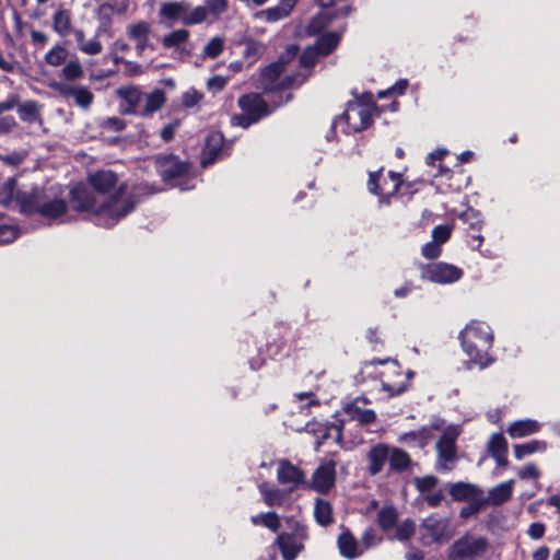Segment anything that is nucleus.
Returning <instances> with one entry per match:
<instances>
[{
  "mask_svg": "<svg viewBox=\"0 0 560 560\" xmlns=\"http://www.w3.org/2000/svg\"><path fill=\"white\" fill-rule=\"evenodd\" d=\"M422 255L428 259H433L440 256L441 254V244L435 241L429 242L422 246Z\"/></svg>",
  "mask_w": 560,
  "mask_h": 560,
  "instance_id": "56",
  "label": "nucleus"
},
{
  "mask_svg": "<svg viewBox=\"0 0 560 560\" xmlns=\"http://www.w3.org/2000/svg\"><path fill=\"white\" fill-rule=\"evenodd\" d=\"M18 200L21 212L38 213L50 222H63L68 211V205L60 197V191H55L52 188L35 189L32 194H20Z\"/></svg>",
  "mask_w": 560,
  "mask_h": 560,
  "instance_id": "3",
  "label": "nucleus"
},
{
  "mask_svg": "<svg viewBox=\"0 0 560 560\" xmlns=\"http://www.w3.org/2000/svg\"><path fill=\"white\" fill-rule=\"evenodd\" d=\"M156 170L164 182H171L185 176L188 172V164L170 154L156 159Z\"/></svg>",
  "mask_w": 560,
  "mask_h": 560,
  "instance_id": "14",
  "label": "nucleus"
},
{
  "mask_svg": "<svg viewBox=\"0 0 560 560\" xmlns=\"http://www.w3.org/2000/svg\"><path fill=\"white\" fill-rule=\"evenodd\" d=\"M306 535L303 528H298L294 534H280L276 540L284 560H294L303 549Z\"/></svg>",
  "mask_w": 560,
  "mask_h": 560,
  "instance_id": "17",
  "label": "nucleus"
},
{
  "mask_svg": "<svg viewBox=\"0 0 560 560\" xmlns=\"http://www.w3.org/2000/svg\"><path fill=\"white\" fill-rule=\"evenodd\" d=\"M49 88L63 97H72L75 104L83 109L89 108L94 100L92 92L86 86L54 81L49 83Z\"/></svg>",
  "mask_w": 560,
  "mask_h": 560,
  "instance_id": "13",
  "label": "nucleus"
},
{
  "mask_svg": "<svg viewBox=\"0 0 560 560\" xmlns=\"http://www.w3.org/2000/svg\"><path fill=\"white\" fill-rule=\"evenodd\" d=\"M127 184L118 185V177L112 171L91 173L86 183L79 184L70 191V199L77 211H84L98 218L101 224L113 226L132 211L136 201Z\"/></svg>",
  "mask_w": 560,
  "mask_h": 560,
  "instance_id": "1",
  "label": "nucleus"
},
{
  "mask_svg": "<svg viewBox=\"0 0 560 560\" xmlns=\"http://www.w3.org/2000/svg\"><path fill=\"white\" fill-rule=\"evenodd\" d=\"M373 109L371 105L361 102H350L341 117L335 125H345V132H360L366 129L372 122Z\"/></svg>",
  "mask_w": 560,
  "mask_h": 560,
  "instance_id": "8",
  "label": "nucleus"
},
{
  "mask_svg": "<svg viewBox=\"0 0 560 560\" xmlns=\"http://www.w3.org/2000/svg\"><path fill=\"white\" fill-rule=\"evenodd\" d=\"M223 136L219 131H212L206 139V144L201 154L202 166L211 165L220 155L223 147Z\"/></svg>",
  "mask_w": 560,
  "mask_h": 560,
  "instance_id": "23",
  "label": "nucleus"
},
{
  "mask_svg": "<svg viewBox=\"0 0 560 560\" xmlns=\"http://www.w3.org/2000/svg\"><path fill=\"white\" fill-rule=\"evenodd\" d=\"M296 2L298 0H280L277 5L266 10L258 11L255 14V18L264 19L269 23L278 22L290 15Z\"/></svg>",
  "mask_w": 560,
  "mask_h": 560,
  "instance_id": "24",
  "label": "nucleus"
},
{
  "mask_svg": "<svg viewBox=\"0 0 560 560\" xmlns=\"http://www.w3.org/2000/svg\"><path fill=\"white\" fill-rule=\"evenodd\" d=\"M299 51V48L294 45L287 49L285 56L281 57L280 61L271 63L262 70L261 80L264 82V89H273V82L283 71V63L293 58Z\"/></svg>",
  "mask_w": 560,
  "mask_h": 560,
  "instance_id": "22",
  "label": "nucleus"
},
{
  "mask_svg": "<svg viewBox=\"0 0 560 560\" xmlns=\"http://www.w3.org/2000/svg\"><path fill=\"white\" fill-rule=\"evenodd\" d=\"M178 127V122L175 121V122H172V124H168L166 125L162 130H161V138L164 140V141H170L173 139L174 137V133L176 131Z\"/></svg>",
  "mask_w": 560,
  "mask_h": 560,
  "instance_id": "64",
  "label": "nucleus"
},
{
  "mask_svg": "<svg viewBox=\"0 0 560 560\" xmlns=\"http://www.w3.org/2000/svg\"><path fill=\"white\" fill-rule=\"evenodd\" d=\"M451 236V228L448 225H438L432 231L433 241L439 244L445 243Z\"/></svg>",
  "mask_w": 560,
  "mask_h": 560,
  "instance_id": "54",
  "label": "nucleus"
},
{
  "mask_svg": "<svg viewBox=\"0 0 560 560\" xmlns=\"http://www.w3.org/2000/svg\"><path fill=\"white\" fill-rule=\"evenodd\" d=\"M366 402L368 400L365 398H355L353 401L345 406L343 409L346 415L361 424L373 423L376 420V413L372 409H364L362 407Z\"/></svg>",
  "mask_w": 560,
  "mask_h": 560,
  "instance_id": "21",
  "label": "nucleus"
},
{
  "mask_svg": "<svg viewBox=\"0 0 560 560\" xmlns=\"http://www.w3.org/2000/svg\"><path fill=\"white\" fill-rule=\"evenodd\" d=\"M338 548L342 557L347 559H354L364 553V548L360 542L349 533L343 532L338 537Z\"/></svg>",
  "mask_w": 560,
  "mask_h": 560,
  "instance_id": "26",
  "label": "nucleus"
},
{
  "mask_svg": "<svg viewBox=\"0 0 560 560\" xmlns=\"http://www.w3.org/2000/svg\"><path fill=\"white\" fill-rule=\"evenodd\" d=\"M460 345L469 362L480 369L494 362L492 347L494 335L486 322L471 320L459 334Z\"/></svg>",
  "mask_w": 560,
  "mask_h": 560,
  "instance_id": "2",
  "label": "nucleus"
},
{
  "mask_svg": "<svg viewBox=\"0 0 560 560\" xmlns=\"http://www.w3.org/2000/svg\"><path fill=\"white\" fill-rule=\"evenodd\" d=\"M487 541L483 538H475L465 536L457 540L451 551L452 560H464L466 558L475 557L486 549Z\"/></svg>",
  "mask_w": 560,
  "mask_h": 560,
  "instance_id": "16",
  "label": "nucleus"
},
{
  "mask_svg": "<svg viewBox=\"0 0 560 560\" xmlns=\"http://www.w3.org/2000/svg\"><path fill=\"white\" fill-rule=\"evenodd\" d=\"M244 51L243 56L250 60V62L255 61L257 58H259L265 50V47L261 43L248 39L244 43Z\"/></svg>",
  "mask_w": 560,
  "mask_h": 560,
  "instance_id": "47",
  "label": "nucleus"
},
{
  "mask_svg": "<svg viewBox=\"0 0 560 560\" xmlns=\"http://www.w3.org/2000/svg\"><path fill=\"white\" fill-rule=\"evenodd\" d=\"M438 482L434 476H424L415 480L416 487L419 491L425 492L432 490Z\"/></svg>",
  "mask_w": 560,
  "mask_h": 560,
  "instance_id": "55",
  "label": "nucleus"
},
{
  "mask_svg": "<svg viewBox=\"0 0 560 560\" xmlns=\"http://www.w3.org/2000/svg\"><path fill=\"white\" fill-rule=\"evenodd\" d=\"M223 48H224V40L219 36L212 37L203 47L202 56L205 58H211V59L217 58L218 56H220L222 54Z\"/></svg>",
  "mask_w": 560,
  "mask_h": 560,
  "instance_id": "43",
  "label": "nucleus"
},
{
  "mask_svg": "<svg viewBox=\"0 0 560 560\" xmlns=\"http://www.w3.org/2000/svg\"><path fill=\"white\" fill-rule=\"evenodd\" d=\"M250 522L255 526H264L276 533L280 528V517L275 512L259 513L250 517Z\"/></svg>",
  "mask_w": 560,
  "mask_h": 560,
  "instance_id": "35",
  "label": "nucleus"
},
{
  "mask_svg": "<svg viewBox=\"0 0 560 560\" xmlns=\"http://www.w3.org/2000/svg\"><path fill=\"white\" fill-rule=\"evenodd\" d=\"M126 101L132 106V113L147 117L160 110L166 102L165 93L155 89L150 93H143L138 89H129L124 94Z\"/></svg>",
  "mask_w": 560,
  "mask_h": 560,
  "instance_id": "5",
  "label": "nucleus"
},
{
  "mask_svg": "<svg viewBox=\"0 0 560 560\" xmlns=\"http://www.w3.org/2000/svg\"><path fill=\"white\" fill-rule=\"evenodd\" d=\"M18 114L24 122L27 124H35L38 122L42 124L40 119V107L39 105L34 101H26L22 104H19L18 106Z\"/></svg>",
  "mask_w": 560,
  "mask_h": 560,
  "instance_id": "32",
  "label": "nucleus"
},
{
  "mask_svg": "<svg viewBox=\"0 0 560 560\" xmlns=\"http://www.w3.org/2000/svg\"><path fill=\"white\" fill-rule=\"evenodd\" d=\"M203 7L208 18L218 19L228 11L229 3L228 0H206Z\"/></svg>",
  "mask_w": 560,
  "mask_h": 560,
  "instance_id": "44",
  "label": "nucleus"
},
{
  "mask_svg": "<svg viewBox=\"0 0 560 560\" xmlns=\"http://www.w3.org/2000/svg\"><path fill=\"white\" fill-rule=\"evenodd\" d=\"M443 433L436 443L438 469L450 470L457 459L456 440L462 433L459 424L443 427Z\"/></svg>",
  "mask_w": 560,
  "mask_h": 560,
  "instance_id": "7",
  "label": "nucleus"
},
{
  "mask_svg": "<svg viewBox=\"0 0 560 560\" xmlns=\"http://www.w3.org/2000/svg\"><path fill=\"white\" fill-rule=\"evenodd\" d=\"M318 56H320V54L318 52L317 46H310L303 51L300 63L303 68L313 67Z\"/></svg>",
  "mask_w": 560,
  "mask_h": 560,
  "instance_id": "50",
  "label": "nucleus"
},
{
  "mask_svg": "<svg viewBox=\"0 0 560 560\" xmlns=\"http://www.w3.org/2000/svg\"><path fill=\"white\" fill-rule=\"evenodd\" d=\"M259 492L268 506H281L288 497V490H282L267 482H261L258 486Z\"/></svg>",
  "mask_w": 560,
  "mask_h": 560,
  "instance_id": "28",
  "label": "nucleus"
},
{
  "mask_svg": "<svg viewBox=\"0 0 560 560\" xmlns=\"http://www.w3.org/2000/svg\"><path fill=\"white\" fill-rule=\"evenodd\" d=\"M463 277V270L447 262H433L425 265L421 270V278L439 284H451Z\"/></svg>",
  "mask_w": 560,
  "mask_h": 560,
  "instance_id": "11",
  "label": "nucleus"
},
{
  "mask_svg": "<svg viewBox=\"0 0 560 560\" xmlns=\"http://www.w3.org/2000/svg\"><path fill=\"white\" fill-rule=\"evenodd\" d=\"M202 100V94L198 91L190 89L183 93L182 95V104L185 107H194L199 104V102Z\"/></svg>",
  "mask_w": 560,
  "mask_h": 560,
  "instance_id": "52",
  "label": "nucleus"
},
{
  "mask_svg": "<svg viewBox=\"0 0 560 560\" xmlns=\"http://www.w3.org/2000/svg\"><path fill=\"white\" fill-rule=\"evenodd\" d=\"M314 515L323 526L329 525L332 522V509L328 501L318 499L315 503Z\"/></svg>",
  "mask_w": 560,
  "mask_h": 560,
  "instance_id": "38",
  "label": "nucleus"
},
{
  "mask_svg": "<svg viewBox=\"0 0 560 560\" xmlns=\"http://www.w3.org/2000/svg\"><path fill=\"white\" fill-rule=\"evenodd\" d=\"M226 82L228 80L224 77L214 75L208 80L207 85L210 90L218 92L226 85Z\"/></svg>",
  "mask_w": 560,
  "mask_h": 560,
  "instance_id": "62",
  "label": "nucleus"
},
{
  "mask_svg": "<svg viewBox=\"0 0 560 560\" xmlns=\"http://www.w3.org/2000/svg\"><path fill=\"white\" fill-rule=\"evenodd\" d=\"M514 481L509 480L499 483L498 486L490 489L488 497L485 499V503L491 505H500L510 500L513 492Z\"/></svg>",
  "mask_w": 560,
  "mask_h": 560,
  "instance_id": "30",
  "label": "nucleus"
},
{
  "mask_svg": "<svg viewBox=\"0 0 560 560\" xmlns=\"http://www.w3.org/2000/svg\"><path fill=\"white\" fill-rule=\"evenodd\" d=\"M415 533V524L412 521L406 520L397 526L396 538L399 540L409 539Z\"/></svg>",
  "mask_w": 560,
  "mask_h": 560,
  "instance_id": "51",
  "label": "nucleus"
},
{
  "mask_svg": "<svg viewBox=\"0 0 560 560\" xmlns=\"http://www.w3.org/2000/svg\"><path fill=\"white\" fill-rule=\"evenodd\" d=\"M419 533L424 542H442L453 535L450 520L438 514H432L423 520Z\"/></svg>",
  "mask_w": 560,
  "mask_h": 560,
  "instance_id": "9",
  "label": "nucleus"
},
{
  "mask_svg": "<svg viewBox=\"0 0 560 560\" xmlns=\"http://www.w3.org/2000/svg\"><path fill=\"white\" fill-rule=\"evenodd\" d=\"M450 494L456 501H474V499H481L482 491L475 485L468 482H456L451 485Z\"/></svg>",
  "mask_w": 560,
  "mask_h": 560,
  "instance_id": "27",
  "label": "nucleus"
},
{
  "mask_svg": "<svg viewBox=\"0 0 560 560\" xmlns=\"http://www.w3.org/2000/svg\"><path fill=\"white\" fill-rule=\"evenodd\" d=\"M151 26L148 22L140 21L127 26V35L135 43L138 55H142L145 50H153L154 46L150 42Z\"/></svg>",
  "mask_w": 560,
  "mask_h": 560,
  "instance_id": "18",
  "label": "nucleus"
},
{
  "mask_svg": "<svg viewBox=\"0 0 560 560\" xmlns=\"http://www.w3.org/2000/svg\"><path fill=\"white\" fill-rule=\"evenodd\" d=\"M411 464L409 455L397 447H390L389 468L393 471H402Z\"/></svg>",
  "mask_w": 560,
  "mask_h": 560,
  "instance_id": "36",
  "label": "nucleus"
},
{
  "mask_svg": "<svg viewBox=\"0 0 560 560\" xmlns=\"http://www.w3.org/2000/svg\"><path fill=\"white\" fill-rule=\"evenodd\" d=\"M397 520V512L393 506H384L378 512V524L387 530L394 526Z\"/></svg>",
  "mask_w": 560,
  "mask_h": 560,
  "instance_id": "45",
  "label": "nucleus"
},
{
  "mask_svg": "<svg viewBox=\"0 0 560 560\" xmlns=\"http://www.w3.org/2000/svg\"><path fill=\"white\" fill-rule=\"evenodd\" d=\"M488 451L491 455L508 453V442L501 432L493 433L488 442Z\"/></svg>",
  "mask_w": 560,
  "mask_h": 560,
  "instance_id": "46",
  "label": "nucleus"
},
{
  "mask_svg": "<svg viewBox=\"0 0 560 560\" xmlns=\"http://www.w3.org/2000/svg\"><path fill=\"white\" fill-rule=\"evenodd\" d=\"M20 103V97L16 94H10L8 97L0 102V115L16 107Z\"/></svg>",
  "mask_w": 560,
  "mask_h": 560,
  "instance_id": "60",
  "label": "nucleus"
},
{
  "mask_svg": "<svg viewBox=\"0 0 560 560\" xmlns=\"http://www.w3.org/2000/svg\"><path fill=\"white\" fill-rule=\"evenodd\" d=\"M340 36L337 33H326L322 35L317 42L316 46L318 52L322 56L329 55L339 44Z\"/></svg>",
  "mask_w": 560,
  "mask_h": 560,
  "instance_id": "39",
  "label": "nucleus"
},
{
  "mask_svg": "<svg viewBox=\"0 0 560 560\" xmlns=\"http://www.w3.org/2000/svg\"><path fill=\"white\" fill-rule=\"evenodd\" d=\"M517 475L521 479H538L540 471L534 464H527L517 471Z\"/></svg>",
  "mask_w": 560,
  "mask_h": 560,
  "instance_id": "57",
  "label": "nucleus"
},
{
  "mask_svg": "<svg viewBox=\"0 0 560 560\" xmlns=\"http://www.w3.org/2000/svg\"><path fill=\"white\" fill-rule=\"evenodd\" d=\"M84 70L78 59L69 60L61 70V77L68 81H75L83 77Z\"/></svg>",
  "mask_w": 560,
  "mask_h": 560,
  "instance_id": "42",
  "label": "nucleus"
},
{
  "mask_svg": "<svg viewBox=\"0 0 560 560\" xmlns=\"http://www.w3.org/2000/svg\"><path fill=\"white\" fill-rule=\"evenodd\" d=\"M335 464L332 462L324 463L313 474L312 487L317 492L325 493L335 485Z\"/></svg>",
  "mask_w": 560,
  "mask_h": 560,
  "instance_id": "19",
  "label": "nucleus"
},
{
  "mask_svg": "<svg viewBox=\"0 0 560 560\" xmlns=\"http://www.w3.org/2000/svg\"><path fill=\"white\" fill-rule=\"evenodd\" d=\"M19 233L20 230L14 224H0V245L13 242Z\"/></svg>",
  "mask_w": 560,
  "mask_h": 560,
  "instance_id": "49",
  "label": "nucleus"
},
{
  "mask_svg": "<svg viewBox=\"0 0 560 560\" xmlns=\"http://www.w3.org/2000/svg\"><path fill=\"white\" fill-rule=\"evenodd\" d=\"M207 12L203 5L191 8L187 3L186 14L184 16V25H196L207 21Z\"/></svg>",
  "mask_w": 560,
  "mask_h": 560,
  "instance_id": "41",
  "label": "nucleus"
},
{
  "mask_svg": "<svg viewBox=\"0 0 560 560\" xmlns=\"http://www.w3.org/2000/svg\"><path fill=\"white\" fill-rule=\"evenodd\" d=\"M31 40L38 48H43L48 42V36L43 32L32 30L31 31Z\"/></svg>",
  "mask_w": 560,
  "mask_h": 560,
  "instance_id": "63",
  "label": "nucleus"
},
{
  "mask_svg": "<svg viewBox=\"0 0 560 560\" xmlns=\"http://www.w3.org/2000/svg\"><path fill=\"white\" fill-rule=\"evenodd\" d=\"M189 32L185 28H178L165 35L162 44L165 48H180L189 39Z\"/></svg>",
  "mask_w": 560,
  "mask_h": 560,
  "instance_id": "37",
  "label": "nucleus"
},
{
  "mask_svg": "<svg viewBox=\"0 0 560 560\" xmlns=\"http://www.w3.org/2000/svg\"><path fill=\"white\" fill-rule=\"evenodd\" d=\"M51 27L61 37L70 35L73 31L71 11L59 5L51 16Z\"/></svg>",
  "mask_w": 560,
  "mask_h": 560,
  "instance_id": "25",
  "label": "nucleus"
},
{
  "mask_svg": "<svg viewBox=\"0 0 560 560\" xmlns=\"http://www.w3.org/2000/svg\"><path fill=\"white\" fill-rule=\"evenodd\" d=\"M483 504L485 498L474 499V501L469 502L468 506L462 509L460 516L469 517L470 515L477 513L482 508Z\"/></svg>",
  "mask_w": 560,
  "mask_h": 560,
  "instance_id": "58",
  "label": "nucleus"
},
{
  "mask_svg": "<svg viewBox=\"0 0 560 560\" xmlns=\"http://www.w3.org/2000/svg\"><path fill=\"white\" fill-rule=\"evenodd\" d=\"M237 103L242 114L232 116L231 124L233 126L247 128L270 113L268 105L259 94L243 95Z\"/></svg>",
  "mask_w": 560,
  "mask_h": 560,
  "instance_id": "4",
  "label": "nucleus"
},
{
  "mask_svg": "<svg viewBox=\"0 0 560 560\" xmlns=\"http://www.w3.org/2000/svg\"><path fill=\"white\" fill-rule=\"evenodd\" d=\"M20 194H32V191H19L16 189L15 180L13 178L8 179L0 187V203L11 205V203L15 202L16 206L20 208V203L18 200V196Z\"/></svg>",
  "mask_w": 560,
  "mask_h": 560,
  "instance_id": "33",
  "label": "nucleus"
},
{
  "mask_svg": "<svg viewBox=\"0 0 560 560\" xmlns=\"http://www.w3.org/2000/svg\"><path fill=\"white\" fill-rule=\"evenodd\" d=\"M407 86H408V81L406 79H400L387 91L380 92L378 96L381 98H383L386 96L387 93L401 95L405 93Z\"/></svg>",
  "mask_w": 560,
  "mask_h": 560,
  "instance_id": "59",
  "label": "nucleus"
},
{
  "mask_svg": "<svg viewBox=\"0 0 560 560\" xmlns=\"http://www.w3.org/2000/svg\"><path fill=\"white\" fill-rule=\"evenodd\" d=\"M540 430V424L536 420L525 419L513 422L508 428V433L513 439H522L537 433Z\"/></svg>",
  "mask_w": 560,
  "mask_h": 560,
  "instance_id": "29",
  "label": "nucleus"
},
{
  "mask_svg": "<svg viewBox=\"0 0 560 560\" xmlns=\"http://www.w3.org/2000/svg\"><path fill=\"white\" fill-rule=\"evenodd\" d=\"M103 50V46L97 37H93L90 40H86L84 45H81L80 51L85 55H97Z\"/></svg>",
  "mask_w": 560,
  "mask_h": 560,
  "instance_id": "53",
  "label": "nucleus"
},
{
  "mask_svg": "<svg viewBox=\"0 0 560 560\" xmlns=\"http://www.w3.org/2000/svg\"><path fill=\"white\" fill-rule=\"evenodd\" d=\"M513 450L516 459H522L526 455L545 452L547 450V443L541 440H533L524 444H516Z\"/></svg>",
  "mask_w": 560,
  "mask_h": 560,
  "instance_id": "34",
  "label": "nucleus"
},
{
  "mask_svg": "<svg viewBox=\"0 0 560 560\" xmlns=\"http://www.w3.org/2000/svg\"><path fill=\"white\" fill-rule=\"evenodd\" d=\"M277 481L291 492L306 485V475L288 459H279L277 462Z\"/></svg>",
  "mask_w": 560,
  "mask_h": 560,
  "instance_id": "12",
  "label": "nucleus"
},
{
  "mask_svg": "<svg viewBox=\"0 0 560 560\" xmlns=\"http://www.w3.org/2000/svg\"><path fill=\"white\" fill-rule=\"evenodd\" d=\"M401 184L400 175L394 172L384 174L383 168L370 173L368 188L369 191L377 195L380 198L394 196Z\"/></svg>",
  "mask_w": 560,
  "mask_h": 560,
  "instance_id": "10",
  "label": "nucleus"
},
{
  "mask_svg": "<svg viewBox=\"0 0 560 560\" xmlns=\"http://www.w3.org/2000/svg\"><path fill=\"white\" fill-rule=\"evenodd\" d=\"M187 2L172 1L165 2L160 7V18L168 21H179L184 24Z\"/></svg>",
  "mask_w": 560,
  "mask_h": 560,
  "instance_id": "31",
  "label": "nucleus"
},
{
  "mask_svg": "<svg viewBox=\"0 0 560 560\" xmlns=\"http://www.w3.org/2000/svg\"><path fill=\"white\" fill-rule=\"evenodd\" d=\"M444 421L440 418L433 419L428 425L419 430L410 431L400 435L399 441L410 446L423 447L428 445L434 436V431L443 429Z\"/></svg>",
  "mask_w": 560,
  "mask_h": 560,
  "instance_id": "15",
  "label": "nucleus"
},
{
  "mask_svg": "<svg viewBox=\"0 0 560 560\" xmlns=\"http://www.w3.org/2000/svg\"><path fill=\"white\" fill-rule=\"evenodd\" d=\"M377 365L382 368L377 373L381 377L383 389L387 392L389 396L399 395L405 392L408 384L407 381L402 378L400 365L396 360H373L365 364V369L369 370Z\"/></svg>",
  "mask_w": 560,
  "mask_h": 560,
  "instance_id": "6",
  "label": "nucleus"
},
{
  "mask_svg": "<svg viewBox=\"0 0 560 560\" xmlns=\"http://www.w3.org/2000/svg\"><path fill=\"white\" fill-rule=\"evenodd\" d=\"M102 126L109 130L119 131L124 129L125 122L118 117H109L103 121Z\"/></svg>",
  "mask_w": 560,
  "mask_h": 560,
  "instance_id": "61",
  "label": "nucleus"
},
{
  "mask_svg": "<svg viewBox=\"0 0 560 560\" xmlns=\"http://www.w3.org/2000/svg\"><path fill=\"white\" fill-rule=\"evenodd\" d=\"M390 446L386 444H376L370 448L366 455L368 471L370 475L375 476L380 474L385 464H389Z\"/></svg>",
  "mask_w": 560,
  "mask_h": 560,
  "instance_id": "20",
  "label": "nucleus"
},
{
  "mask_svg": "<svg viewBox=\"0 0 560 560\" xmlns=\"http://www.w3.org/2000/svg\"><path fill=\"white\" fill-rule=\"evenodd\" d=\"M382 540V537L377 535L374 528H368L363 532L360 545L364 548V552L376 545H378Z\"/></svg>",
  "mask_w": 560,
  "mask_h": 560,
  "instance_id": "48",
  "label": "nucleus"
},
{
  "mask_svg": "<svg viewBox=\"0 0 560 560\" xmlns=\"http://www.w3.org/2000/svg\"><path fill=\"white\" fill-rule=\"evenodd\" d=\"M67 57L68 50L63 46L57 44L46 52L44 59L47 65L51 67H59L67 60Z\"/></svg>",
  "mask_w": 560,
  "mask_h": 560,
  "instance_id": "40",
  "label": "nucleus"
}]
</instances>
